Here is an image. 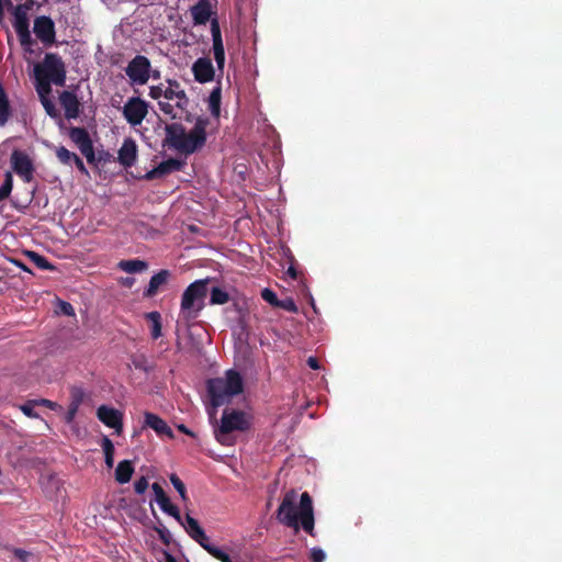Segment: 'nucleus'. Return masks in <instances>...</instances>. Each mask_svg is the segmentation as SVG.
Instances as JSON below:
<instances>
[{"label": "nucleus", "mask_w": 562, "mask_h": 562, "mask_svg": "<svg viewBox=\"0 0 562 562\" xmlns=\"http://www.w3.org/2000/svg\"><path fill=\"white\" fill-rule=\"evenodd\" d=\"M296 498L297 493L294 490L284 494L277 510V519L295 531L302 527L305 532L314 536L315 518L312 497L307 492L302 493L299 506H296Z\"/></svg>", "instance_id": "1"}, {"label": "nucleus", "mask_w": 562, "mask_h": 562, "mask_svg": "<svg viewBox=\"0 0 562 562\" xmlns=\"http://www.w3.org/2000/svg\"><path fill=\"white\" fill-rule=\"evenodd\" d=\"M207 117L199 116L189 133L180 123L167 124L165 127V142L184 155H191L201 149L206 143Z\"/></svg>", "instance_id": "2"}, {"label": "nucleus", "mask_w": 562, "mask_h": 562, "mask_svg": "<svg viewBox=\"0 0 562 562\" xmlns=\"http://www.w3.org/2000/svg\"><path fill=\"white\" fill-rule=\"evenodd\" d=\"M209 279H201L192 282L183 292L181 297V314L187 321L199 316L204 307V299L207 294Z\"/></svg>", "instance_id": "3"}, {"label": "nucleus", "mask_w": 562, "mask_h": 562, "mask_svg": "<svg viewBox=\"0 0 562 562\" xmlns=\"http://www.w3.org/2000/svg\"><path fill=\"white\" fill-rule=\"evenodd\" d=\"M66 66L56 53H46L42 63L34 66L35 78L63 87L66 83ZM47 85V82H45Z\"/></svg>", "instance_id": "4"}, {"label": "nucleus", "mask_w": 562, "mask_h": 562, "mask_svg": "<svg viewBox=\"0 0 562 562\" xmlns=\"http://www.w3.org/2000/svg\"><path fill=\"white\" fill-rule=\"evenodd\" d=\"M250 427V423L247 418L246 413L236 409H224L221 418V425L215 431L217 441L222 445H226L227 436L233 431H246Z\"/></svg>", "instance_id": "5"}, {"label": "nucleus", "mask_w": 562, "mask_h": 562, "mask_svg": "<svg viewBox=\"0 0 562 562\" xmlns=\"http://www.w3.org/2000/svg\"><path fill=\"white\" fill-rule=\"evenodd\" d=\"M68 136L89 164L93 165L97 162L92 139L85 127L71 126L68 131Z\"/></svg>", "instance_id": "6"}, {"label": "nucleus", "mask_w": 562, "mask_h": 562, "mask_svg": "<svg viewBox=\"0 0 562 562\" xmlns=\"http://www.w3.org/2000/svg\"><path fill=\"white\" fill-rule=\"evenodd\" d=\"M150 61L146 56L136 55L125 68L127 77L132 82L145 85L150 77Z\"/></svg>", "instance_id": "7"}, {"label": "nucleus", "mask_w": 562, "mask_h": 562, "mask_svg": "<svg viewBox=\"0 0 562 562\" xmlns=\"http://www.w3.org/2000/svg\"><path fill=\"white\" fill-rule=\"evenodd\" d=\"M33 32L45 47H49L56 42L55 23L47 15H40L34 19Z\"/></svg>", "instance_id": "8"}, {"label": "nucleus", "mask_w": 562, "mask_h": 562, "mask_svg": "<svg viewBox=\"0 0 562 562\" xmlns=\"http://www.w3.org/2000/svg\"><path fill=\"white\" fill-rule=\"evenodd\" d=\"M148 114V103L139 97H132L123 108V115L132 126L140 125Z\"/></svg>", "instance_id": "9"}, {"label": "nucleus", "mask_w": 562, "mask_h": 562, "mask_svg": "<svg viewBox=\"0 0 562 562\" xmlns=\"http://www.w3.org/2000/svg\"><path fill=\"white\" fill-rule=\"evenodd\" d=\"M13 171L26 183L33 180L34 166L29 155L22 150L15 149L10 158Z\"/></svg>", "instance_id": "10"}, {"label": "nucleus", "mask_w": 562, "mask_h": 562, "mask_svg": "<svg viewBox=\"0 0 562 562\" xmlns=\"http://www.w3.org/2000/svg\"><path fill=\"white\" fill-rule=\"evenodd\" d=\"M207 392L213 406L223 405L232 397L229 390L226 387L224 378H215L207 381Z\"/></svg>", "instance_id": "11"}, {"label": "nucleus", "mask_w": 562, "mask_h": 562, "mask_svg": "<svg viewBox=\"0 0 562 562\" xmlns=\"http://www.w3.org/2000/svg\"><path fill=\"white\" fill-rule=\"evenodd\" d=\"M97 417L105 426L115 429L120 434L123 429V415L121 412L106 405H101L97 409Z\"/></svg>", "instance_id": "12"}, {"label": "nucleus", "mask_w": 562, "mask_h": 562, "mask_svg": "<svg viewBox=\"0 0 562 562\" xmlns=\"http://www.w3.org/2000/svg\"><path fill=\"white\" fill-rule=\"evenodd\" d=\"M211 34L213 41L214 59L216 61L218 69L223 70L225 64V49L222 40L220 23L216 18L211 20Z\"/></svg>", "instance_id": "13"}, {"label": "nucleus", "mask_w": 562, "mask_h": 562, "mask_svg": "<svg viewBox=\"0 0 562 562\" xmlns=\"http://www.w3.org/2000/svg\"><path fill=\"white\" fill-rule=\"evenodd\" d=\"M186 162L183 160L177 158H169L167 160L161 161L157 167L149 170L145 175L146 180H154L158 178H162L167 175H170L175 171H180L184 167Z\"/></svg>", "instance_id": "14"}, {"label": "nucleus", "mask_w": 562, "mask_h": 562, "mask_svg": "<svg viewBox=\"0 0 562 562\" xmlns=\"http://www.w3.org/2000/svg\"><path fill=\"white\" fill-rule=\"evenodd\" d=\"M59 103L65 111L67 120L77 119L80 115L81 103L75 92L64 90L59 94Z\"/></svg>", "instance_id": "15"}, {"label": "nucleus", "mask_w": 562, "mask_h": 562, "mask_svg": "<svg viewBox=\"0 0 562 562\" xmlns=\"http://www.w3.org/2000/svg\"><path fill=\"white\" fill-rule=\"evenodd\" d=\"M195 81L206 83L214 79L215 70L210 58L200 57L192 65Z\"/></svg>", "instance_id": "16"}, {"label": "nucleus", "mask_w": 562, "mask_h": 562, "mask_svg": "<svg viewBox=\"0 0 562 562\" xmlns=\"http://www.w3.org/2000/svg\"><path fill=\"white\" fill-rule=\"evenodd\" d=\"M168 87L164 90V98L166 100H177L176 106L180 110H186L189 104V98L181 85L175 79H168Z\"/></svg>", "instance_id": "17"}, {"label": "nucleus", "mask_w": 562, "mask_h": 562, "mask_svg": "<svg viewBox=\"0 0 562 562\" xmlns=\"http://www.w3.org/2000/svg\"><path fill=\"white\" fill-rule=\"evenodd\" d=\"M180 525L184 528L187 533L202 548H204V546L210 542L209 537L205 535L199 521L189 514L186 515L184 520H182V524Z\"/></svg>", "instance_id": "18"}, {"label": "nucleus", "mask_w": 562, "mask_h": 562, "mask_svg": "<svg viewBox=\"0 0 562 562\" xmlns=\"http://www.w3.org/2000/svg\"><path fill=\"white\" fill-rule=\"evenodd\" d=\"M144 427L151 428L158 436L173 438V431L168 424L158 415L146 412L144 414Z\"/></svg>", "instance_id": "19"}, {"label": "nucleus", "mask_w": 562, "mask_h": 562, "mask_svg": "<svg viewBox=\"0 0 562 562\" xmlns=\"http://www.w3.org/2000/svg\"><path fill=\"white\" fill-rule=\"evenodd\" d=\"M137 158V145L133 138H125L119 150V162L125 168L132 167Z\"/></svg>", "instance_id": "20"}, {"label": "nucleus", "mask_w": 562, "mask_h": 562, "mask_svg": "<svg viewBox=\"0 0 562 562\" xmlns=\"http://www.w3.org/2000/svg\"><path fill=\"white\" fill-rule=\"evenodd\" d=\"M171 277V272L167 269H161L157 273H155L148 283V286L145 289L143 295L144 297H154L158 291L168 283Z\"/></svg>", "instance_id": "21"}, {"label": "nucleus", "mask_w": 562, "mask_h": 562, "mask_svg": "<svg viewBox=\"0 0 562 562\" xmlns=\"http://www.w3.org/2000/svg\"><path fill=\"white\" fill-rule=\"evenodd\" d=\"M212 14L211 3L209 0H199L196 4L191 8V15L195 25L205 24Z\"/></svg>", "instance_id": "22"}, {"label": "nucleus", "mask_w": 562, "mask_h": 562, "mask_svg": "<svg viewBox=\"0 0 562 562\" xmlns=\"http://www.w3.org/2000/svg\"><path fill=\"white\" fill-rule=\"evenodd\" d=\"M225 384L232 396L238 395L244 391V382L239 372L228 370L225 374Z\"/></svg>", "instance_id": "23"}, {"label": "nucleus", "mask_w": 562, "mask_h": 562, "mask_svg": "<svg viewBox=\"0 0 562 562\" xmlns=\"http://www.w3.org/2000/svg\"><path fill=\"white\" fill-rule=\"evenodd\" d=\"M13 27L16 33L30 31V22L26 13V8L22 4L16 5L13 9Z\"/></svg>", "instance_id": "24"}, {"label": "nucleus", "mask_w": 562, "mask_h": 562, "mask_svg": "<svg viewBox=\"0 0 562 562\" xmlns=\"http://www.w3.org/2000/svg\"><path fill=\"white\" fill-rule=\"evenodd\" d=\"M134 473V467L130 460L119 462L115 469V480L120 484L128 483Z\"/></svg>", "instance_id": "25"}, {"label": "nucleus", "mask_w": 562, "mask_h": 562, "mask_svg": "<svg viewBox=\"0 0 562 562\" xmlns=\"http://www.w3.org/2000/svg\"><path fill=\"white\" fill-rule=\"evenodd\" d=\"M117 268L127 273H139L148 268V263L140 259L121 260Z\"/></svg>", "instance_id": "26"}, {"label": "nucleus", "mask_w": 562, "mask_h": 562, "mask_svg": "<svg viewBox=\"0 0 562 562\" xmlns=\"http://www.w3.org/2000/svg\"><path fill=\"white\" fill-rule=\"evenodd\" d=\"M144 318L150 324V337L158 339L162 333L161 315L157 311L145 313Z\"/></svg>", "instance_id": "27"}, {"label": "nucleus", "mask_w": 562, "mask_h": 562, "mask_svg": "<svg viewBox=\"0 0 562 562\" xmlns=\"http://www.w3.org/2000/svg\"><path fill=\"white\" fill-rule=\"evenodd\" d=\"M12 115L11 104L3 87H0V126H4Z\"/></svg>", "instance_id": "28"}, {"label": "nucleus", "mask_w": 562, "mask_h": 562, "mask_svg": "<svg viewBox=\"0 0 562 562\" xmlns=\"http://www.w3.org/2000/svg\"><path fill=\"white\" fill-rule=\"evenodd\" d=\"M221 100H222V88L218 83L210 93L209 97V110L214 117H218L221 114Z\"/></svg>", "instance_id": "29"}, {"label": "nucleus", "mask_w": 562, "mask_h": 562, "mask_svg": "<svg viewBox=\"0 0 562 562\" xmlns=\"http://www.w3.org/2000/svg\"><path fill=\"white\" fill-rule=\"evenodd\" d=\"M27 257L41 270L54 271L56 269L44 256L35 251H27Z\"/></svg>", "instance_id": "30"}, {"label": "nucleus", "mask_w": 562, "mask_h": 562, "mask_svg": "<svg viewBox=\"0 0 562 562\" xmlns=\"http://www.w3.org/2000/svg\"><path fill=\"white\" fill-rule=\"evenodd\" d=\"M101 447L104 452V460L108 468H112L114 463V445L110 438L104 436L102 438Z\"/></svg>", "instance_id": "31"}, {"label": "nucleus", "mask_w": 562, "mask_h": 562, "mask_svg": "<svg viewBox=\"0 0 562 562\" xmlns=\"http://www.w3.org/2000/svg\"><path fill=\"white\" fill-rule=\"evenodd\" d=\"M229 301V294L221 289V288H213L211 291V297L210 303L212 305H223L226 304Z\"/></svg>", "instance_id": "32"}, {"label": "nucleus", "mask_w": 562, "mask_h": 562, "mask_svg": "<svg viewBox=\"0 0 562 562\" xmlns=\"http://www.w3.org/2000/svg\"><path fill=\"white\" fill-rule=\"evenodd\" d=\"M13 189V176L11 171H5L4 181L0 186V202L8 199Z\"/></svg>", "instance_id": "33"}, {"label": "nucleus", "mask_w": 562, "mask_h": 562, "mask_svg": "<svg viewBox=\"0 0 562 562\" xmlns=\"http://www.w3.org/2000/svg\"><path fill=\"white\" fill-rule=\"evenodd\" d=\"M207 553H210L213 558H215L216 560L221 561V562H232V559L229 557L228 553H226L225 551H223L222 549L215 547L214 544H212L211 542H209L206 546H204L203 548Z\"/></svg>", "instance_id": "34"}, {"label": "nucleus", "mask_w": 562, "mask_h": 562, "mask_svg": "<svg viewBox=\"0 0 562 562\" xmlns=\"http://www.w3.org/2000/svg\"><path fill=\"white\" fill-rule=\"evenodd\" d=\"M56 157L60 164L71 166L72 159L76 157V153L68 150L64 146H59L56 148Z\"/></svg>", "instance_id": "35"}, {"label": "nucleus", "mask_w": 562, "mask_h": 562, "mask_svg": "<svg viewBox=\"0 0 562 562\" xmlns=\"http://www.w3.org/2000/svg\"><path fill=\"white\" fill-rule=\"evenodd\" d=\"M16 34L19 37V42H20L22 48L24 49V52L32 53L33 52L32 46L35 44V41L32 38L31 32L27 31V32H22V33H16Z\"/></svg>", "instance_id": "36"}, {"label": "nucleus", "mask_w": 562, "mask_h": 562, "mask_svg": "<svg viewBox=\"0 0 562 562\" xmlns=\"http://www.w3.org/2000/svg\"><path fill=\"white\" fill-rule=\"evenodd\" d=\"M169 479L176 491L179 493L181 499L184 502L188 501L187 488L184 483L180 480V477L177 474L172 473L169 476Z\"/></svg>", "instance_id": "37"}, {"label": "nucleus", "mask_w": 562, "mask_h": 562, "mask_svg": "<svg viewBox=\"0 0 562 562\" xmlns=\"http://www.w3.org/2000/svg\"><path fill=\"white\" fill-rule=\"evenodd\" d=\"M85 400V392L81 387L72 386L70 390V403L77 407H80Z\"/></svg>", "instance_id": "38"}, {"label": "nucleus", "mask_w": 562, "mask_h": 562, "mask_svg": "<svg viewBox=\"0 0 562 562\" xmlns=\"http://www.w3.org/2000/svg\"><path fill=\"white\" fill-rule=\"evenodd\" d=\"M35 406L36 405L34 403V401L29 400L24 404L20 405L19 408L25 416H27L30 418H40V414L34 411Z\"/></svg>", "instance_id": "39"}, {"label": "nucleus", "mask_w": 562, "mask_h": 562, "mask_svg": "<svg viewBox=\"0 0 562 562\" xmlns=\"http://www.w3.org/2000/svg\"><path fill=\"white\" fill-rule=\"evenodd\" d=\"M41 102L46 111V113L53 117V119H56L59 116V112L57 111L54 102L48 98V97H43L41 99Z\"/></svg>", "instance_id": "40"}, {"label": "nucleus", "mask_w": 562, "mask_h": 562, "mask_svg": "<svg viewBox=\"0 0 562 562\" xmlns=\"http://www.w3.org/2000/svg\"><path fill=\"white\" fill-rule=\"evenodd\" d=\"M261 297L273 307H277L279 304V299L276 292L270 289H263L261 291Z\"/></svg>", "instance_id": "41"}, {"label": "nucleus", "mask_w": 562, "mask_h": 562, "mask_svg": "<svg viewBox=\"0 0 562 562\" xmlns=\"http://www.w3.org/2000/svg\"><path fill=\"white\" fill-rule=\"evenodd\" d=\"M158 106L160 111L170 116V119H177V113L175 112V108H177L176 105H172L167 101H158Z\"/></svg>", "instance_id": "42"}, {"label": "nucleus", "mask_w": 562, "mask_h": 562, "mask_svg": "<svg viewBox=\"0 0 562 562\" xmlns=\"http://www.w3.org/2000/svg\"><path fill=\"white\" fill-rule=\"evenodd\" d=\"M277 307L282 308L288 312H291V313L297 312V306H296L294 300L291 297H286L284 300H279V304Z\"/></svg>", "instance_id": "43"}, {"label": "nucleus", "mask_w": 562, "mask_h": 562, "mask_svg": "<svg viewBox=\"0 0 562 562\" xmlns=\"http://www.w3.org/2000/svg\"><path fill=\"white\" fill-rule=\"evenodd\" d=\"M36 81H37V86H36V90L41 97V99L43 97H47V94L52 91V88H50V83L52 82H48L47 81V86H46V81H44V79L41 77V78H35Z\"/></svg>", "instance_id": "44"}, {"label": "nucleus", "mask_w": 562, "mask_h": 562, "mask_svg": "<svg viewBox=\"0 0 562 562\" xmlns=\"http://www.w3.org/2000/svg\"><path fill=\"white\" fill-rule=\"evenodd\" d=\"M58 306H59V311L58 312L60 314L66 315V316H75V308H74V306L69 302L60 300L58 302Z\"/></svg>", "instance_id": "45"}, {"label": "nucleus", "mask_w": 562, "mask_h": 562, "mask_svg": "<svg viewBox=\"0 0 562 562\" xmlns=\"http://www.w3.org/2000/svg\"><path fill=\"white\" fill-rule=\"evenodd\" d=\"M148 487V480L145 476H140L134 483V490L137 494H143Z\"/></svg>", "instance_id": "46"}, {"label": "nucleus", "mask_w": 562, "mask_h": 562, "mask_svg": "<svg viewBox=\"0 0 562 562\" xmlns=\"http://www.w3.org/2000/svg\"><path fill=\"white\" fill-rule=\"evenodd\" d=\"M164 513L170 515L171 517H173L179 524H182V517L180 515V510L179 508L173 505V504H170L165 510H162Z\"/></svg>", "instance_id": "47"}, {"label": "nucleus", "mask_w": 562, "mask_h": 562, "mask_svg": "<svg viewBox=\"0 0 562 562\" xmlns=\"http://www.w3.org/2000/svg\"><path fill=\"white\" fill-rule=\"evenodd\" d=\"M310 558L311 562H324L326 554L321 548H313Z\"/></svg>", "instance_id": "48"}, {"label": "nucleus", "mask_w": 562, "mask_h": 562, "mask_svg": "<svg viewBox=\"0 0 562 562\" xmlns=\"http://www.w3.org/2000/svg\"><path fill=\"white\" fill-rule=\"evenodd\" d=\"M33 401L36 406H44L52 411H56L59 407V405L56 402H53L47 398H38V400H33Z\"/></svg>", "instance_id": "49"}, {"label": "nucleus", "mask_w": 562, "mask_h": 562, "mask_svg": "<svg viewBox=\"0 0 562 562\" xmlns=\"http://www.w3.org/2000/svg\"><path fill=\"white\" fill-rule=\"evenodd\" d=\"M164 90L162 85L151 86L149 88V97L151 99L159 100L161 97L164 98Z\"/></svg>", "instance_id": "50"}, {"label": "nucleus", "mask_w": 562, "mask_h": 562, "mask_svg": "<svg viewBox=\"0 0 562 562\" xmlns=\"http://www.w3.org/2000/svg\"><path fill=\"white\" fill-rule=\"evenodd\" d=\"M13 555L21 562H29V559L32 557L31 552L23 549H14Z\"/></svg>", "instance_id": "51"}, {"label": "nucleus", "mask_w": 562, "mask_h": 562, "mask_svg": "<svg viewBox=\"0 0 562 562\" xmlns=\"http://www.w3.org/2000/svg\"><path fill=\"white\" fill-rule=\"evenodd\" d=\"M156 531L158 532L160 540L165 544L170 543V532L166 527L162 526L161 528H156Z\"/></svg>", "instance_id": "52"}, {"label": "nucleus", "mask_w": 562, "mask_h": 562, "mask_svg": "<svg viewBox=\"0 0 562 562\" xmlns=\"http://www.w3.org/2000/svg\"><path fill=\"white\" fill-rule=\"evenodd\" d=\"M78 409H79V407L69 404L67 413H66V417H65L67 423H71L74 420V418L76 417V415L78 413Z\"/></svg>", "instance_id": "53"}, {"label": "nucleus", "mask_w": 562, "mask_h": 562, "mask_svg": "<svg viewBox=\"0 0 562 562\" xmlns=\"http://www.w3.org/2000/svg\"><path fill=\"white\" fill-rule=\"evenodd\" d=\"M72 165H75L77 167V169L83 173V175H88V170L82 161V159L76 154V157L75 159H72Z\"/></svg>", "instance_id": "54"}, {"label": "nucleus", "mask_w": 562, "mask_h": 562, "mask_svg": "<svg viewBox=\"0 0 562 562\" xmlns=\"http://www.w3.org/2000/svg\"><path fill=\"white\" fill-rule=\"evenodd\" d=\"M151 488L155 493V499L158 501L159 498L164 497L166 495L164 488L161 487V485L159 483H154L151 485Z\"/></svg>", "instance_id": "55"}, {"label": "nucleus", "mask_w": 562, "mask_h": 562, "mask_svg": "<svg viewBox=\"0 0 562 562\" xmlns=\"http://www.w3.org/2000/svg\"><path fill=\"white\" fill-rule=\"evenodd\" d=\"M156 502L158 503V505H159L161 510H165L170 504H172L170 502V498L167 496V494L164 497H161L158 501H156Z\"/></svg>", "instance_id": "56"}, {"label": "nucleus", "mask_w": 562, "mask_h": 562, "mask_svg": "<svg viewBox=\"0 0 562 562\" xmlns=\"http://www.w3.org/2000/svg\"><path fill=\"white\" fill-rule=\"evenodd\" d=\"M120 283H121L123 286L132 288V286L134 285V283H135V279H134V278H132V277L121 278Z\"/></svg>", "instance_id": "57"}, {"label": "nucleus", "mask_w": 562, "mask_h": 562, "mask_svg": "<svg viewBox=\"0 0 562 562\" xmlns=\"http://www.w3.org/2000/svg\"><path fill=\"white\" fill-rule=\"evenodd\" d=\"M307 364L311 369L313 370H317L319 369V363H318V360L315 358V357H310L307 359Z\"/></svg>", "instance_id": "58"}, {"label": "nucleus", "mask_w": 562, "mask_h": 562, "mask_svg": "<svg viewBox=\"0 0 562 562\" xmlns=\"http://www.w3.org/2000/svg\"><path fill=\"white\" fill-rule=\"evenodd\" d=\"M286 274L293 280L297 279V271L293 266L289 267V269L286 270Z\"/></svg>", "instance_id": "59"}, {"label": "nucleus", "mask_w": 562, "mask_h": 562, "mask_svg": "<svg viewBox=\"0 0 562 562\" xmlns=\"http://www.w3.org/2000/svg\"><path fill=\"white\" fill-rule=\"evenodd\" d=\"M178 428L183 434H187V435H189L191 437L194 436V434L190 429H188L184 425H180Z\"/></svg>", "instance_id": "60"}, {"label": "nucleus", "mask_w": 562, "mask_h": 562, "mask_svg": "<svg viewBox=\"0 0 562 562\" xmlns=\"http://www.w3.org/2000/svg\"><path fill=\"white\" fill-rule=\"evenodd\" d=\"M166 557H167V562H177L176 559L171 554L167 553Z\"/></svg>", "instance_id": "61"}, {"label": "nucleus", "mask_w": 562, "mask_h": 562, "mask_svg": "<svg viewBox=\"0 0 562 562\" xmlns=\"http://www.w3.org/2000/svg\"><path fill=\"white\" fill-rule=\"evenodd\" d=\"M153 78L158 79L160 77V72L158 70L153 71Z\"/></svg>", "instance_id": "62"}, {"label": "nucleus", "mask_w": 562, "mask_h": 562, "mask_svg": "<svg viewBox=\"0 0 562 562\" xmlns=\"http://www.w3.org/2000/svg\"><path fill=\"white\" fill-rule=\"evenodd\" d=\"M21 267L23 268V270L29 271V269L25 266L21 265Z\"/></svg>", "instance_id": "63"}]
</instances>
